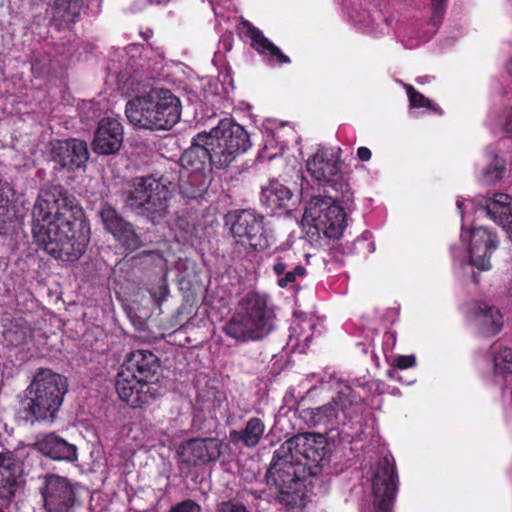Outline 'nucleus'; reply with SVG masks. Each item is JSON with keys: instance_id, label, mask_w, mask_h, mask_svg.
I'll use <instances>...</instances> for the list:
<instances>
[{"instance_id": "43", "label": "nucleus", "mask_w": 512, "mask_h": 512, "mask_svg": "<svg viewBox=\"0 0 512 512\" xmlns=\"http://www.w3.org/2000/svg\"><path fill=\"white\" fill-rule=\"evenodd\" d=\"M170 0H150V2L152 3H156V4H162V3H167L169 2Z\"/></svg>"}, {"instance_id": "21", "label": "nucleus", "mask_w": 512, "mask_h": 512, "mask_svg": "<svg viewBox=\"0 0 512 512\" xmlns=\"http://www.w3.org/2000/svg\"><path fill=\"white\" fill-rule=\"evenodd\" d=\"M260 202L267 214L287 215L295 205L292 191L276 179L262 186Z\"/></svg>"}, {"instance_id": "6", "label": "nucleus", "mask_w": 512, "mask_h": 512, "mask_svg": "<svg viewBox=\"0 0 512 512\" xmlns=\"http://www.w3.org/2000/svg\"><path fill=\"white\" fill-rule=\"evenodd\" d=\"M170 186L171 183L163 177L137 176L126 183L122 198L126 207L158 224L169 213V201L172 197Z\"/></svg>"}, {"instance_id": "8", "label": "nucleus", "mask_w": 512, "mask_h": 512, "mask_svg": "<svg viewBox=\"0 0 512 512\" xmlns=\"http://www.w3.org/2000/svg\"><path fill=\"white\" fill-rule=\"evenodd\" d=\"M363 404L364 397L351 386L344 385L331 402L303 409L300 416L309 427L332 431L357 419L362 413Z\"/></svg>"}, {"instance_id": "12", "label": "nucleus", "mask_w": 512, "mask_h": 512, "mask_svg": "<svg viewBox=\"0 0 512 512\" xmlns=\"http://www.w3.org/2000/svg\"><path fill=\"white\" fill-rule=\"evenodd\" d=\"M398 490L399 476L394 458H380L372 478V512H393Z\"/></svg>"}, {"instance_id": "2", "label": "nucleus", "mask_w": 512, "mask_h": 512, "mask_svg": "<svg viewBox=\"0 0 512 512\" xmlns=\"http://www.w3.org/2000/svg\"><path fill=\"white\" fill-rule=\"evenodd\" d=\"M326 439L321 433L305 432L286 440L273 453L267 477L278 489V500L288 509L300 505L307 492V480L321 471Z\"/></svg>"}, {"instance_id": "36", "label": "nucleus", "mask_w": 512, "mask_h": 512, "mask_svg": "<svg viewBox=\"0 0 512 512\" xmlns=\"http://www.w3.org/2000/svg\"><path fill=\"white\" fill-rule=\"evenodd\" d=\"M447 1L448 0H431V22L433 25H438L441 23L446 11Z\"/></svg>"}, {"instance_id": "41", "label": "nucleus", "mask_w": 512, "mask_h": 512, "mask_svg": "<svg viewBox=\"0 0 512 512\" xmlns=\"http://www.w3.org/2000/svg\"><path fill=\"white\" fill-rule=\"evenodd\" d=\"M371 156L372 153L369 148L362 146L357 149V157L359 158V160L367 162L371 159Z\"/></svg>"}, {"instance_id": "29", "label": "nucleus", "mask_w": 512, "mask_h": 512, "mask_svg": "<svg viewBox=\"0 0 512 512\" xmlns=\"http://www.w3.org/2000/svg\"><path fill=\"white\" fill-rule=\"evenodd\" d=\"M273 273L277 276V285L280 288H292L297 277H304L307 273L306 268L301 265L293 266L287 256H277L272 267Z\"/></svg>"}, {"instance_id": "7", "label": "nucleus", "mask_w": 512, "mask_h": 512, "mask_svg": "<svg viewBox=\"0 0 512 512\" xmlns=\"http://www.w3.org/2000/svg\"><path fill=\"white\" fill-rule=\"evenodd\" d=\"M273 318V312L267 308V297L249 291L239 301V311L223 330L237 341L259 340L272 331Z\"/></svg>"}, {"instance_id": "22", "label": "nucleus", "mask_w": 512, "mask_h": 512, "mask_svg": "<svg viewBox=\"0 0 512 512\" xmlns=\"http://www.w3.org/2000/svg\"><path fill=\"white\" fill-rule=\"evenodd\" d=\"M241 26L245 29L246 36L251 40V47L256 50L269 65H284L291 63V59L250 21H241Z\"/></svg>"}, {"instance_id": "13", "label": "nucleus", "mask_w": 512, "mask_h": 512, "mask_svg": "<svg viewBox=\"0 0 512 512\" xmlns=\"http://www.w3.org/2000/svg\"><path fill=\"white\" fill-rule=\"evenodd\" d=\"M335 202V194L328 197H313L308 209L310 216L318 230H322L326 237L339 238L346 227V214L344 208Z\"/></svg>"}, {"instance_id": "1", "label": "nucleus", "mask_w": 512, "mask_h": 512, "mask_svg": "<svg viewBox=\"0 0 512 512\" xmlns=\"http://www.w3.org/2000/svg\"><path fill=\"white\" fill-rule=\"evenodd\" d=\"M83 216L79 202L63 186H45L32 209L33 237L55 259L78 260L90 241Z\"/></svg>"}, {"instance_id": "32", "label": "nucleus", "mask_w": 512, "mask_h": 512, "mask_svg": "<svg viewBox=\"0 0 512 512\" xmlns=\"http://www.w3.org/2000/svg\"><path fill=\"white\" fill-rule=\"evenodd\" d=\"M407 96L409 98L410 107L412 108H425L435 113H441L439 106L429 98L425 97L419 91H417L412 85L405 84Z\"/></svg>"}, {"instance_id": "11", "label": "nucleus", "mask_w": 512, "mask_h": 512, "mask_svg": "<svg viewBox=\"0 0 512 512\" xmlns=\"http://www.w3.org/2000/svg\"><path fill=\"white\" fill-rule=\"evenodd\" d=\"M230 232L236 243L247 242L253 251H264L270 243L264 227V216L254 209H239L229 214Z\"/></svg>"}, {"instance_id": "28", "label": "nucleus", "mask_w": 512, "mask_h": 512, "mask_svg": "<svg viewBox=\"0 0 512 512\" xmlns=\"http://www.w3.org/2000/svg\"><path fill=\"white\" fill-rule=\"evenodd\" d=\"M48 6L53 23L60 29L63 25L76 23L79 20L83 3L81 0H54Z\"/></svg>"}, {"instance_id": "27", "label": "nucleus", "mask_w": 512, "mask_h": 512, "mask_svg": "<svg viewBox=\"0 0 512 512\" xmlns=\"http://www.w3.org/2000/svg\"><path fill=\"white\" fill-rule=\"evenodd\" d=\"M265 432V424L258 417H251L243 429L231 430L229 433L230 442L235 445H242L246 448H254L261 441Z\"/></svg>"}, {"instance_id": "14", "label": "nucleus", "mask_w": 512, "mask_h": 512, "mask_svg": "<svg viewBox=\"0 0 512 512\" xmlns=\"http://www.w3.org/2000/svg\"><path fill=\"white\" fill-rule=\"evenodd\" d=\"M98 216L104 229L126 251L134 252L143 245L141 236L136 231L135 226L126 220L112 204L108 202L101 203Z\"/></svg>"}, {"instance_id": "40", "label": "nucleus", "mask_w": 512, "mask_h": 512, "mask_svg": "<svg viewBox=\"0 0 512 512\" xmlns=\"http://www.w3.org/2000/svg\"><path fill=\"white\" fill-rule=\"evenodd\" d=\"M397 333L395 331H386L383 335V351H392L396 345Z\"/></svg>"}, {"instance_id": "35", "label": "nucleus", "mask_w": 512, "mask_h": 512, "mask_svg": "<svg viewBox=\"0 0 512 512\" xmlns=\"http://www.w3.org/2000/svg\"><path fill=\"white\" fill-rule=\"evenodd\" d=\"M168 512H202V508L195 500L185 499L171 506Z\"/></svg>"}, {"instance_id": "15", "label": "nucleus", "mask_w": 512, "mask_h": 512, "mask_svg": "<svg viewBox=\"0 0 512 512\" xmlns=\"http://www.w3.org/2000/svg\"><path fill=\"white\" fill-rule=\"evenodd\" d=\"M45 512H73L75 486L63 476L47 474L40 488Z\"/></svg>"}, {"instance_id": "17", "label": "nucleus", "mask_w": 512, "mask_h": 512, "mask_svg": "<svg viewBox=\"0 0 512 512\" xmlns=\"http://www.w3.org/2000/svg\"><path fill=\"white\" fill-rule=\"evenodd\" d=\"M499 246V238L491 229L480 226L470 231L469 258L471 265L480 271L490 270L491 255Z\"/></svg>"}, {"instance_id": "23", "label": "nucleus", "mask_w": 512, "mask_h": 512, "mask_svg": "<svg viewBox=\"0 0 512 512\" xmlns=\"http://www.w3.org/2000/svg\"><path fill=\"white\" fill-rule=\"evenodd\" d=\"M471 320L478 332L485 337L497 335L503 326V317L500 310L487 303H476L471 311Z\"/></svg>"}, {"instance_id": "31", "label": "nucleus", "mask_w": 512, "mask_h": 512, "mask_svg": "<svg viewBox=\"0 0 512 512\" xmlns=\"http://www.w3.org/2000/svg\"><path fill=\"white\" fill-rule=\"evenodd\" d=\"M486 156L490 163L483 170L482 178L485 183L494 184L503 178L506 172V161L493 149H488Z\"/></svg>"}, {"instance_id": "9", "label": "nucleus", "mask_w": 512, "mask_h": 512, "mask_svg": "<svg viewBox=\"0 0 512 512\" xmlns=\"http://www.w3.org/2000/svg\"><path fill=\"white\" fill-rule=\"evenodd\" d=\"M342 161L337 152L319 149L308 158L306 168L310 176L324 187L331 188L335 199L346 207L353 204V192L348 177L341 171Z\"/></svg>"}, {"instance_id": "24", "label": "nucleus", "mask_w": 512, "mask_h": 512, "mask_svg": "<svg viewBox=\"0 0 512 512\" xmlns=\"http://www.w3.org/2000/svg\"><path fill=\"white\" fill-rule=\"evenodd\" d=\"M34 448L53 460L71 462L77 459L76 447L54 433L38 438Z\"/></svg>"}, {"instance_id": "26", "label": "nucleus", "mask_w": 512, "mask_h": 512, "mask_svg": "<svg viewBox=\"0 0 512 512\" xmlns=\"http://www.w3.org/2000/svg\"><path fill=\"white\" fill-rule=\"evenodd\" d=\"M209 176L205 172L182 169L179 175L178 187L180 194L187 199H198L203 196L209 185Z\"/></svg>"}, {"instance_id": "37", "label": "nucleus", "mask_w": 512, "mask_h": 512, "mask_svg": "<svg viewBox=\"0 0 512 512\" xmlns=\"http://www.w3.org/2000/svg\"><path fill=\"white\" fill-rule=\"evenodd\" d=\"M150 293L157 305L161 306L162 302L165 301L169 295V288L165 279H162V283L157 288L152 289Z\"/></svg>"}, {"instance_id": "4", "label": "nucleus", "mask_w": 512, "mask_h": 512, "mask_svg": "<svg viewBox=\"0 0 512 512\" xmlns=\"http://www.w3.org/2000/svg\"><path fill=\"white\" fill-rule=\"evenodd\" d=\"M67 390L65 377L50 369H40L24 390V397L19 401L16 412L17 419L30 425L46 420L53 421Z\"/></svg>"}, {"instance_id": "25", "label": "nucleus", "mask_w": 512, "mask_h": 512, "mask_svg": "<svg viewBox=\"0 0 512 512\" xmlns=\"http://www.w3.org/2000/svg\"><path fill=\"white\" fill-rule=\"evenodd\" d=\"M18 470L19 467L12 452L0 454V499L6 503L14 498L20 487Z\"/></svg>"}, {"instance_id": "39", "label": "nucleus", "mask_w": 512, "mask_h": 512, "mask_svg": "<svg viewBox=\"0 0 512 512\" xmlns=\"http://www.w3.org/2000/svg\"><path fill=\"white\" fill-rule=\"evenodd\" d=\"M177 229L190 233L193 230V224L188 220V217L185 215H177L174 219L173 224Z\"/></svg>"}, {"instance_id": "18", "label": "nucleus", "mask_w": 512, "mask_h": 512, "mask_svg": "<svg viewBox=\"0 0 512 512\" xmlns=\"http://www.w3.org/2000/svg\"><path fill=\"white\" fill-rule=\"evenodd\" d=\"M209 136L206 131L196 134L191 141V146L180 157L182 169L188 171L211 173V168H216L214 152L211 150Z\"/></svg>"}, {"instance_id": "34", "label": "nucleus", "mask_w": 512, "mask_h": 512, "mask_svg": "<svg viewBox=\"0 0 512 512\" xmlns=\"http://www.w3.org/2000/svg\"><path fill=\"white\" fill-rule=\"evenodd\" d=\"M215 512H251L250 509L237 499L224 500L217 504Z\"/></svg>"}, {"instance_id": "33", "label": "nucleus", "mask_w": 512, "mask_h": 512, "mask_svg": "<svg viewBox=\"0 0 512 512\" xmlns=\"http://www.w3.org/2000/svg\"><path fill=\"white\" fill-rule=\"evenodd\" d=\"M496 374L512 373V348L504 347L493 357Z\"/></svg>"}, {"instance_id": "19", "label": "nucleus", "mask_w": 512, "mask_h": 512, "mask_svg": "<svg viewBox=\"0 0 512 512\" xmlns=\"http://www.w3.org/2000/svg\"><path fill=\"white\" fill-rule=\"evenodd\" d=\"M124 131L121 122L113 117L102 118L92 141V150L98 155L116 154L122 147Z\"/></svg>"}, {"instance_id": "38", "label": "nucleus", "mask_w": 512, "mask_h": 512, "mask_svg": "<svg viewBox=\"0 0 512 512\" xmlns=\"http://www.w3.org/2000/svg\"><path fill=\"white\" fill-rule=\"evenodd\" d=\"M416 365V357L414 355H399L394 360V366L404 370L412 368Z\"/></svg>"}, {"instance_id": "42", "label": "nucleus", "mask_w": 512, "mask_h": 512, "mask_svg": "<svg viewBox=\"0 0 512 512\" xmlns=\"http://www.w3.org/2000/svg\"><path fill=\"white\" fill-rule=\"evenodd\" d=\"M472 281H473V283H475V284H479V282H480V274H479V273H475V272H474V273L472 274Z\"/></svg>"}, {"instance_id": "3", "label": "nucleus", "mask_w": 512, "mask_h": 512, "mask_svg": "<svg viewBox=\"0 0 512 512\" xmlns=\"http://www.w3.org/2000/svg\"><path fill=\"white\" fill-rule=\"evenodd\" d=\"M159 367L158 357L149 350L128 354L116 376L115 389L119 398L133 408L154 401L159 395L155 383Z\"/></svg>"}, {"instance_id": "20", "label": "nucleus", "mask_w": 512, "mask_h": 512, "mask_svg": "<svg viewBox=\"0 0 512 512\" xmlns=\"http://www.w3.org/2000/svg\"><path fill=\"white\" fill-rule=\"evenodd\" d=\"M51 159L61 169L75 171L85 167L89 159L88 145L84 140L75 138L57 141L52 146Z\"/></svg>"}, {"instance_id": "16", "label": "nucleus", "mask_w": 512, "mask_h": 512, "mask_svg": "<svg viewBox=\"0 0 512 512\" xmlns=\"http://www.w3.org/2000/svg\"><path fill=\"white\" fill-rule=\"evenodd\" d=\"M223 446L218 438H193L182 442L177 454L181 465L197 467L216 462L222 454Z\"/></svg>"}, {"instance_id": "10", "label": "nucleus", "mask_w": 512, "mask_h": 512, "mask_svg": "<svg viewBox=\"0 0 512 512\" xmlns=\"http://www.w3.org/2000/svg\"><path fill=\"white\" fill-rule=\"evenodd\" d=\"M214 152L216 169H225L251 146L248 132L233 119L224 118L206 132Z\"/></svg>"}, {"instance_id": "30", "label": "nucleus", "mask_w": 512, "mask_h": 512, "mask_svg": "<svg viewBox=\"0 0 512 512\" xmlns=\"http://www.w3.org/2000/svg\"><path fill=\"white\" fill-rule=\"evenodd\" d=\"M9 186L0 179V235L12 236L19 228V220L10 208Z\"/></svg>"}, {"instance_id": "5", "label": "nucleus", "mask_w": 512, "mask_h": 512, "mask_svg": "<svg viewBox=\"0 0 512 512\" xmlns=\"http://www.w3.org/2000/svg\"><path fill=\"white\" fill-rule=\"evenodd\" d=\"M181 101L169 89L152 88L129 100L125 107L128 121L149 131H168L181 118Z\"/></svg>"}]
</instances>
